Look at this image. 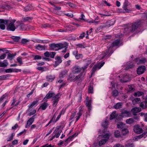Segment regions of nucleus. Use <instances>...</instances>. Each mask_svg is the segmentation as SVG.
Returning <instances> with one entry per match:
<instances>
[{
	"instance_id": "31",
	"label": "nucleus",
	"mask_w": 147,
	"mask_h": 147,
	"mask_svg": "<svg viewBox=\"0 0 147 147\" xmlns=\"http://www.w3.org/2000/svg\"><path fill=\"white\" fill-rule=\"evenodd\" d=\"M140 106L143 109L147 107V102L145 101L141 102L140 104Z\"/></svg>"
},
{
	"instance_id": "25",
	"label": "nucleus",
	"mask_w": 147,
	"mask_h": 147,
	"mask_svg": "<svg viewBox=\"0 0 147 147\" xmlns=\"http://www.w3.org/2000/svg\"><path fill=\"white\" fill-rule=\"evenodd\" d=\"M91 100H87L86 101V105L88 107V110L90 111L91 110Z\"/></svg>"
},
{
	"instance_id": "45",
	"label": "nucleus",
	"mask_w": 147,
	"mask_h": 147,
	"mask_svg": "<svg viewBox=\"0 0 147 147\" xmlns=\"http://www.w3.org/2000/svg\"><path fill=\"white\" fill-rule=\"evenodd\" d=\"M118 91L117 90H114L112 92V95L114 97L117 96L118 95Z\"/></svg>"
},
{
	"instance_id": "39",
	"label": "nucleus",
	"mask_w": 147,
	"mask_h": 147,
	"mask_svg": "<svg viewBox=\"0 0 147 147\" xmlns=\"http://www.w3.org/2000/svg\"><path fill=\"white\" fill-rule=\"evenodd\" d=\"M114 135L116 138H118L121 136L120 132L118 130H116L115 131Z\"/></svg>"
},
{
	"instance_id": "60",
	"label": "nucleus",
	"mask_w": 147,
	"mask_h": 147,
	"mask_svg": "<svg viewBox=\"0 0 147 147\" xmlns=\"http://www.w3.org/2000/svg\"><path fill=\"white\" fill-rule=\"evenodd\" d=\"M56 53L55 52H51L50 53L49 56L52 58H53L55 55Z\"/></svg>"
},
{
	"instance_id": "58",
	"label": "nucleus",
	"mask_w": 147,
	"mask_h": 147,
	"mask_svg": "<svg viewBox=\"0 0 147 147\" xmlns=\"http://www.w3.org/2000/svg\"><path fill=\"white\" fill-rule=\"evenodd\" d=\"M32 18L31 17H26L24 18L23 19L24 22H27L32 19Z\"/></svg>"
},
{
	"instance_id": "3",
	"label": "nucleus",
	"mask_w": 147,
	"mask_h": 147,
	"mask_svg": "<svg viewBox=\"0 0 147 147\" xmlns=\"http://www.w3.org/2000/svg\"><path fill=\"white\" fill-rule=\"evenodd\" d=\"M115 23V21L112 20H110L105 23L102 24L99 27L98 29H102L105 28H108L111 26L113 25Z\"/></svg>"
},
{
	"instance_id": "1",
	"label": "nucleus",
	"mask_w": 147,
	"mask_h": 147,
	"mask_svg": "<svg viewBox=\"0 0 147 147\" xmlns=\"http://www.w3.org/2000/svg\"><path fill=\"white\" fill-rule=\"evenodd\" d=\"M141 22L140 20L137 21L132 23L131 27L128 30V31L131 32H133L139 28L141 26Z\"/></svg>"
},
{
	"instance_id": "20",
	"label": "nucleus",
	"mask_w": 147,
	"mask_h": 147,
	"mask_svg": "<svg viewBox=\"0 0 147 147\" xmlns=\"http://www.w3.org/2000/svg\"><path fill=\"white\" fill-rule=\"evenodd\" d=\"M117 125V127L120 129L121 130L123 129H124L126 128L125 124L121 122L118 123Z\"/></svg>"
},
{
	"instance_id": "51",
	"label": "nucleus",
	"mask_w": 147,
	"mask_h": 147,
	"mask_svg": "<svg viewBox=\"0 0 147 147\" xmlns=\"http://www.w3.org/2000/svg\"><path fill=\"white\" fill-rule=\"evenodd\" d=\"M121 131L122 133L124 135H126L128 132V130L126 128H125L124 129L122 130Z\"/></svg>"
},
{
	"instance_id": "63",
	"label": "nucleus",
	"mask_w": 147,
	"mask_h": 147,
	"mask_svg": "<svg viewBox=\"0 0 147 147\" xmlns=\"http://www.w3.org/2000/svg\"><path fill=\"white\" fill-rule=\"evenodd\" d=\"M6 54L5 53L3 54L2 55L0 56V59H3L6 57Z\"/></svg>"
},
{
	"instance_id": "13",
	"label": "nucleus",
	"mask_w": 147,
	"mask_h": 147,
	"mask_svg": "<svg viewBox=\"0 0 147 147\" xmlns=\"http://www.w3.org/2000/svg\"><path fill=\"white\" fill-rule=\"evenodd\" d=\"M147 136V128L145 130L144 132L142 134L140 135L139 136H136L134 139L137 141L138 139H140L142 137L145 138Z\"/></svg>"
},
{
	"instance_id": "10",
	"label": "nucleus",
	"mask_w": 147,
	"mask_h": 147,
	"mask_svg": "<svg viewBox=\"0 0 147 147\" xmlns=\"http://www.w3.org/2000/svg\"><path fill=\"white\" fill-rule=\"evenodd\" d=\"M36 115H34L31 117L27 121V123L25 126V127L27 128L30 127V125L34 121L35 118V116Z\"/></svg>"
},
{
	"instance_id": "34",
	"label": "nucleus",
	"mask_w": 147,
	"mask_h": 147,
	"mask_svg": "<svg viewBox=\"0 0 147 147\" xmlns=\"http://www.w3.org/2000/svg\"><path fill=\"white\" fill-rule=\"evenodd\" d=\"M144 94L142 92L138 91L134 93V96L137 97H139L141 95H142Z\"/></svg>"
},
{
	"instance_id": "26",
	"label": "nucleus",
	"mask_w": 147,
	"mask_h": 147,
	"mask_svg": "<svg viewBox=\"0 0 147 147\" xmlns=\"http://www.w3.org/2000/svg\"><path fill=\"white\" fill-rule=\"evenodd\" d=\"M122 113L124 115L127 117H130L131 115L130 112L129 111L126 110H123Z\"/></svg>"
},
{
	"instance_id": "11",
	"label": "nucleus",
	"mask_w": 147,
	"mask_h": 147,
	"mask_svg": "<svg viewBox=\"0 0 147 147\" xmlns=\"http://www.w3.org/2000/svg\"><path fill=\"white\" fill-rule=\"evenodd\" d=\"M146 69V67L144 66L139 67L137 69V73L139 75L142 74L144 72Z\"/></svg>"
},
{
	"instance_id": "7",
	"label": "nucleus",
	"mask_w": 147,
	"mask_h": 147,
	"mask_svg": "<svg viewBox=\"0 0 147 147\" xmlns=\"http://www.w3.org/2000/svg\"><path fill=\"white\" fill-rule=\"evenodd\" d=\"M55 94L54 92H49L45 96L42 100L43 101H47V99L53 97L55 96Z\"/></svg>"
},
{
	"instance_id": "16",
	"label": "nucleus",
	"mask_w": 147,
	"mask_h": 147,
	"mask_svg": "<svg viewBox=\"0 0 147 147\" xmlns=\"http://www.w3.org/2000/svg\"><path fill=\"white\" fill-rule=\"evenodd\" d=\"M55 59L56 61H55L54 66L56 67L62 62V60L59 56L56 57Z\"/></svg>"
},
{
	"instance_id": "46",
	"label": "nucleus",
	"mask_w": 147,
	"mask_h": 147,
	"mask_svg": "<svg viewBox=\"0 0 147 147\" xmlns=\"http://www.w3.org/2000/svg\"><path fill=\"white\" fill-rule=\"evenodd\" d=\"M10 7L9 6L6 5L5 6L2 5L1 4H0V9H10Z\"/></svg>"
},
{
	"instance_id": "27",
	"label": "nucleus",
	"mask_w": 147,
	"mask_h": 147,
	"mask_svg": "<svg viewBox=\"0 0 147 147\" xmlns=\"http://www.w3.org/2000/svg\"><path fill=\"white\" fill-rule=\"evenodd\" d=\"M129 3L128 1L125 0L123 4V8L125 10V11L127 12H129L128 9H127L126 7L128 5Z\"/></svg>"
},
{
	"instance_id": "17",
	"label": "nucleus",
	"mask_w": 147,
	"mask_h": 147,
	"mask_svg": "<svg viewBox=\"0 0 147 147\" xmlns=\"http://www.w3.org/2000/svg\"><path fill=\"white\" fill-rule=\"evenodd\" d=\"M67 73V70L64 69L60 73L59 75V78L60 79H62L66 76Z\"/></svg>"
},
{
	"instance_id": "8",
	"label": "nucleus",
	"mask_w": 147,
	"mask_h": 147,
	"mask_svg": "<svg viewBox=\"0 0 147 147\" xmlns=\"http://www.w3.org/2000/svg\"><path fill=\"white\" fill-rule=\"evenodd\" d=\"M134 131L135 133L137 134H140L143 132V130L140 125H137L134 127Z\"/></svg>"
},
{
	"instance_id": "33",
	"label": "nucleus",
	"mask_w": 147,
	"mask_h": 147,
	"mask_svg": "<svg viewBox=\"0 0 147 147\" xmlns=\"http://www.w3.org/2000/svg\"><path fill=\"white\" fill-rule=\"evenodd\" d=\"M107 141V139H102L99 142V145L100 146L105 144Z\"/></svg>"
},
{
	"instance_id": "2",
	"label": "nucleus",
	"mask_w": 147,
	"mask_h": 147,
	"mask_svg": "<svg viewBox=\"0 0 147 147\" xmlns=\"http://www.w3.org/2000/svg\"><path fill=\"white\" fill-rule=\"evenodd\" d=\"M84 79V76H82V74H81L76 76L73 74H71L69 76L68 79L71 82L75 81L76 80L81 82Z\"/></svg>"
},
{
	"instance_id": "40",
	"label": "nucleus",
	"mask_w": 147,
	"mask_h": 147,
	"mask_svg": "<svg viewBox=\"0 0 147 147\" xmlns=\"http://www.w3.org/2000/svg\"><path fill=\"white\" fill-rule=\"evenodd\" d=\"M117 117L116 115V112H113L111 114V115L110 117V119L112 120L114 118H115Z\"/></svg>"
},
{
	"instance_id": "38",
	"label": "nucleus",
	"mask_w": 147,
	"mask_h": 147,
	"mask_svg": "<svg viewBox=\"0 0 147 147\" xmlns=\"http://www.w3.org/2000/svg\"><path fill=\"white\" fill-rule=\"evenodd\" d=\"M32 7L31 5H29L25 7L24 11H27L32 10Z\"/></svg>"
},
{
	"instance_id": "49",
	"label": "nucleus",
	"mask_w": 147,
	"mask_h": 147,
	"mask_svg": "<svg viewBox=\"0 0 147 147\" xmlns=\"http://www.w3.org/2000/svg\"><path fill=\"white\" fill-rule=\"evenodd\" d=\"M9 77L8 75H4L0 76V80H5Z\"/></svg>"
},
{
	"instance_id": "37",
	"label": "nucleus",
	"mask_w": 147,
	"mask_h": 147,
	"mask_svg": "<svg viewBox=\"0 0 147 147\" xmlns=\"http://www.w3.org/2000/svg\"><path fill=\"white\" fill-rule=\"evenodd\" d=\"M120 40L119 39H117L114 41L113 43V47L118 46L120 44Z\"/></svg>"
},
{
	"instance_id": "29",
	"label": "nucleus",
	"mask_w": 147,
	"mask_h": 147,
	"mask_svg": "<svg viewBox=\"0 0 147 147\" xmlns=\"http://www.w3.org/2000/svg\"><path fill=\"white\" fill-rule=\"evenodd\" d=\"M77 134L76 133H75L73 134L71 136L69 137L67 139L65 140V142H67V141H70L71 139L74 138V137H76L77 136Z\"/></svg>"
},
{
	"instance_id": "62",
	"label": "nucleus",
	"mask_w": 147,
	"mask_h": 147,
	"mask_svg": "<svg viewBox=\"0 0 147 147\" xmlns=\"http://www.w3.org/2000/svg\"><path fill=\"white\" fill-rule=\"evenodd\" d=\"M82 54H78L75 56L76 59H78L80 58H82Z\"/></svg>"
},
{
	"instance_id": "61",
	"label": "nucleus",
	"mask_w": 147,
	"mask_h": 147,
	"mask_svg": "<svg viewBox=\"0 0 147 147\" xmlns=\"http://www.w3.org/2000/svg\"><path fill=\"white\" fill-rule=\"evenodd\" d=\"M42 27L43 28H51V26L50 25H49L48 24H45L42 25Z\"/></svg>"
},
{
	"instance_id": "23",
	"label": "nucleus",
	"mask_w": 147,
	"mask_h": 147,
	"mask_svg": "<svg viewBox=\"0 0 147 147\" xmlns=\"http://www.w3.org/2000/svg\"><path fill=\"white\" fill-rule=\"evenodd\" d=\"M82 114V108L80 107L79 108V112L77 113V115L76 117V121H77L80 119V116Z\"/></svg>"
},
{
	"instance_id": "53",
	"label": "nucleus",
	"mask_w": 147,
	"mask_h": 147,
	"mask_svg": "<svg viewBox=\"0 0 147 147\" xmlns=\"http://www.w3.org/2000/svg\"><path fill=\"white\" fill-rule=\"evenodd\" d=\"M91 63L90 61H89L88 63L87 64H86V65L84 66L83 67H82V71L83 72H84L85 70L87 68L88 66L89 65V64H90Z\"/></svg>"
},
{
	"instance_id": "42",
	"label": "nucleus",
	"mask_w": 147,
	"mask_h": 147,
	"mask_svg": "<svg viewBox=\"0 0 147 147\" xmlns=\"http://www.w3.org/2000/svg\"><path fill=\"white\" fill-rule=\"evenodd\" d=\"M11 38L14 41L16 42H18L20 39V37L17 36H13Z\"/></svg>"
},
{
	"instance_id": "21",
	"label": "nucleus",
	"mask_w": 147,
	"mask_h": 147,
	"mask_svg": "<svg viewBox=\"0 0 147 147\" xmlns=\"http://www.w3.org/2000/svg\"><path fill=\"white\" fill-rule=\"evenodd\" d=\"M36 48L39 50L42 51L45 50L46 47L45 45H42L40 44H38L35 46Z\"/></svg>"
},
{
	"instance_id": "54",
	"label": "nucleus",
	"mask_w": 147,
	"mask_h": 147,
	"mask_svg": "<svg viewBox=\"0 0 147 147\" xmlns=\"http://www.w3.org/2000/svg\"><path fill=\"white\" fill-rule=\"evenodd\" d=\"M54 79V77L52 76H49L47 77V79L48 81H52Z\"/></svg>"
},
{
	"instance_id": "56",
	"label": "nucleus",
	"mask_w": 147,
	"mask_h": 147,
	"mask_svg": "<svg viewBox=\"0 0 147 147\" xmlns=\"http://www.w3.org/2000/svg\"><path fill=\"white\" fill-rule=\"evenodd\" d=\"M17 60L18 62L20 64V65H21L23 63L22 59L21 58L18 57L17 59Z\"/></svg>"
},
{
	"instance_id": "44",
	"label": "nucleus",
	"mask_w": 147,
	"mask_h": 147,
	"mask_svg": "<svg viewBox=\"0 0 147 147\" xmlns=\"http://www.w3.org/2000/svg\"><path fill=\"white\" fill-rule=\"evenodd\" d=\"M38 100L33 101L28 106L29 108H31L32 107L34 106L36 104L38 103Z\"/></svg>"
},
{
	"instance_id": "50",
	"label": "nucleus",
	"mask_w": 147,
	"mask_h": 147,
	"mask_svg": "<svg viewBox=\"0 0 147 147\" xmlns=\"http://www.w3.org/2000/svg\"><path fill=\"white\" fill-rule=\"evenodd\" d=\"M98 68L96 65H95L93 67L92 69V72L91 73V75H92L96 71Z\"/></svg>"
},
{
	"instance_id": "4",
	"label": "nucleus",
	"mask_w": 147,
	"mask_h": 147,
	"mask_svg": "<svg viewBox=\"0 0 147 147\" xmlns=\"http://www.w3.org/2000/svg\"><path fill=\"white\" fill-rule=\"evenodd\" d=\"M50 49L51 50H58L59 49L62 48V44H51L49 45Z\"/></svg>"
},
{
	"instance_id": "15",
	"label": "nucleus",
	"mask_w": 147,
	"mask_h": 147,
	"mask_svg": "<svg viewBox=\"0 0 147 147\" xmlns=\"http://www.w3.org/2000/svg\"><path fill=\"white\" fill-rule=\"evenodd\" d=\"M82 70V69L79 66H76L73 68L72 72L74 74H76L80 72Z\"/></svg>"
},
{
	"instance_id": "41",
	"label": "nucleus",
	"mask_w": 147,
	"mask_h": 147,
	"mask_svg": "<svg viewBox=\"0 0 147 147\" xmlns=\"http://www.w3.org/2000/svg\"><path fill=\"white\" fill-rule=\"evenodd\" d=\"M16 54H13L9 53L8 55L7 58L10 60H11L12 59L13 57L16 56Z\"/></svg>"
},
{
	"instance_id": "14",
	"label": "nucleus",
	"mask_w": 147,
	"mask_h": 147,
	"mask_svg": "<svg viewBox=\"0 0 147 147\" xmlns=\"http://www.w3.org/2000/svg\"><path fill=\"white\" fill-rule=\"evenodd\" d=\"M141 111V108L138 107H134L131 110V112H132L133 115H136V113H139Z\"/></svg>"
},
{
	"instance_id": "12",
	"label": "nucleus",
	"mask_w": 147,
	"mask_h": 147,
	"mask_svg": "<svg viewBox=\"0 0 147 147\" xmlns=\"http://www.w3.org/2000/svg\"><path fill=\"white\" fill-rule=\"evenodd\" d=\"M59 94H58L53 97L52 100H53V106L54 107H55L57 105L59 100V97H58Z\"/></svg>"
},
{
	"instance_id": "64",
	"label": "nucleus",
	"mask_w": 147,
	"mask_h": 147,
	"mask_svg": "<svg viewBox=\"0 0 147 147\" xmlns=\"http://www.w3.org/2000/svg\"><path fill=\"white\" fill-rule=\"evenodd\" d=\"M29 42V40L26 39H22L21 41V43L23 44H25Z\"/></svg>"
},
{
	"instance_id": "47",
	"label": "nucleus",
	"mask_w": 147,
	"mask_h": 147,
	"mask_svg": "<svg viewBox=\"0 0 147 147\" xmlns=\"http://www.w3.org/2000/svg\"><path fill=\"white\" fill-rule=\"evenodd\" d=\"M8 94L5 93L4 94L2 97L0 98V102H1L3 100V99L6 98V97H7L8 96Z\"/></svg>"
},
{
	"instance_id": "6",
	"label": "nucleus",
	"mask_w": 147,
	"mask_h": 147,
	"mask_svg": "<svg viewBox=\"0 0 147 147\" xmlns=\"http://www.w3.org/2000/svg\"><path fill=\"white\" fill-rule=\"evenodd\" d=\"M16 21L15 20H13L12 22L9 20V23L7 26V29L8 30H9L12 31H14L16 29V27L14 24V23Z\"/></svg>"
},
{
	"instance_id": "48",
	"label": "nucleus",
	"mask_w": 147,
	"mask_h": 147,
	"mask_svg": "<svg viewBox=\"0 0 147 147\" xmlns=\"http://www.w3.org/2000/svg\"><path fill=\"white\" fill-rule=\"evenodd\" d=\"M108 122L107 121H105L104 122L102 123V126L104 128H106L107 127V125Z\"/></svg>"
},
{
	"instance_id": "18",
	"label": "nucleus",
	"mask_w": 147,
	"mask_h": 147,
	"mask_svg": "<svg viewBox=\"0 0 147 147\" xmlns=\"http://www.w3.org/2000/svg\"><path fill=\"white\" fill-rule=\"evenodd\" d=\"M21 70L20 69H13L10 68L5 70V72L6 73H9L12 72L21 71Z\"/></svg>"
},
{
	"instance_id": "24",
	"label": "nucleus",
	"mask_w": 147,
	"mask_h": 147,
	"mask_svg": "<svg viewBox=\"0 0 147 147\" xmlns=\"http://www.w3.org/2000/svg\"><path fill=\"white\" fill-rule=\"evenodd\" d=\"M8 63L6 60H4L3 62H0V67H5L8 65Z\"/></svg>"
},
{
	"instance_id": "5",
	"label": "nucleus",
	"mask_w": 147,
	"mask_h": 147,
	"mask_svg": "<svg viewBox=\"0 0 147 147\" xmlns=\"http://www.w3.org/2000/svg\"><path fill=\"white\" fill-rule=\"evenodd\" d=\"M9 22V20L0 19V28L2 30L5 29V24H7Z\"/></svg>"
},
{
	"instance_id": "35",
	"label": "nucleus",
	"mask_w": 147,
	"mask_h": 147,
	"mask_svg": "<svg viewBox=\"0 0 147 147\" xmlns=\"http://www.w3.org/2000/svg\"><path fill=\"white\" fill-rule=\"evenodd\" d=\"M105 63L104 62H101L98 63L96 65L98 69H100L103 65Z\"/></svg>"
},
{
	"instance_id": "9",
	"label": "nucleus",
	"mask_w": 147,
	"mask_h": 147,
	"mask_svg": "<svg viewBox=\"0 0 147 147\" xmlns=\"http://www.w3.org/2000/svg\"><path fill=\"white\" fill-rule=\"evenodd\" d=\"M27 25L22 23H20L19 24L16 26V28L20 30H24L28 29Z\"/></svg>"
},
{
	"instance_id": "36",
	"label": "nucleus",
	"mask_w": 147,
	"mask_h": 147,
	"mask_svg": "<svg viewBox=\"0 0 147 147\" xmlns=\"http://www.w3.org/2000/svg\"><path fill=\"white\" fill-rule=\"evenodd\" d=\"M122 105L121 102H118L114 106V108L115 109H119L121 108Z\"/></svg>"
},
{
	"instance_id": "52",
	"label": "nucleus",
	"mask_w": 147,
	"mask_h": 147,
	"mask_svg": "<svg viewBox=\"0 0 147 147\" xmlns=\"http://www.w3.org/2000/svg\"><path fill=\"white\" fill-rule=\"evenodd\" d=\"M125 147H134V145L133 143H129L127 142L125 145Z\"/></svg>"
},
{
	"instance_id": "43",
	"label": "nucleus",
	"mask_w": 147,
	"mask_h": 147,
	"mask_svg": "<svg viewBox=\"0 0 147 147\" xmlns=\"http://www.w3.org/2000/svg\"><path fill=\"white\" fill-rule=\"evenodd\" d=\"M134 121V120L132 118H129V119L126 120V123L129 124H130L133 123Z\"/></svg>"
},
{
	"instance_id": "32",
	"label": "nucleus",
	"mask_w": 147,
	"mask_h": 147,
	"mask_svg": "<svg viewBox=\"0 0 147 147\" xmlns=\"http://www.w3.org/2000/svg\"><path fill=\"white\" fill-rule=\"evenodd\" d=\"M48 104L45 102L43 103L40 107V108L41 107L42 110H45L46 109Z\"/></svg>"
},
{
	"instance_id": "55",
	"label": "nucleus",
	"mask_w": 147,
	"mask_h": 147,
	"mask_svg": "<svg viewBox=\"0 0 147 147\" xmlns=\"http://www.w3.org/2000/svg\"><path fill=\"white\" fill-rule=\"evenodd\" d=\"M93 92V87L91 85L89 86L88 88V92L89 93H92Z\"/></svg>"
},
{
	"instance_id": "22",
	"label": "nucleus",
	"mask_w": 147,
	"mask_h": 147,
	"mask_svg": "<svg viewBox=\"0 0 147 147\" xmlns=\"http://www.w3.org/2000/svg\"><path fill=\"white\" fill-rule=\"evenodd\" d=\"M61 131V130H59L58 128H56L53 132V133H55V134L54 136H55V137L56 138H58L60 135Z\"/></svg>"
},
{
	"instance_id": "57",
	"label": "nucleus",
	"mask_w": 147,
	"mask_h": 147,
	"mask_svg": "<svg viewBox=\"0 0 147 147\" xmlns=\"http://www.w3.org/2000/svg\"><path fill=\"white\" fill-rule=\"evenodd\" d=\"M110 136V134L109 133H107L105 135L103 136V138H105V139H107V140Z\"/></svg>"
},
{
	"instance_id": "30",
	"label": "nucleus",
	"mask_w": 147,
	"mask_h": 147,
	"mask_svg": "<svg viewBox=\"0 0 147 147\" xmlns=\"http://www.w3.org/2000/svg\"><path fill=\"white\" fill-rule=\"evenodd\" d=\"M140 101V98H136L132 100V103L134 105H136L139 103Z\"/></svg>"
},
{
	"instance_id": "28",
	"label": "nucleus",
	"mask_w": 147,
	"mask_h": 147,
	"mask_svg": "<svg viewBox=\"0 0 147 147\" xmlns=\"http://www.w3.org/2000/svg\"><path fill=\"white\" fill-rule=\"evenodd\" d=\"M137 64L143 63L146 61V59L145 58H142L141 59L138 58L137 59Z\"/></svg>"
},
{
	"instance_id": "19",
	"label": "nucleus",
	"mask_w": 147,
	"mask_h": 147,
	"mask_svg": "<svg viewBox=\"0 0 147 147\" xmlns=\"http://www.w3.org/2000/svg\"><path fill=\"white\" fill-rule=\"evenodd\" d=\"M129 80V76L127 75H124L123 76V78L120 80V81L123 83H126Z\"/></svg>"
},
{
	"instance_id": "59",
	"label": "nucleus",
	"mask_w": 147,
	"mask_h": 147,
	"mask_svg": "<svg viewBox=\"0 0 147 147\" xmlns=\"http://www.w3.org/2000/svg\"><path fill=\"white\" fill-rule=\"evenodd\" d=\"M134 65L133 64H130V65H127V66H126V67L125 69V70H127L129 69H130V68H131L133 67H134Z\"/></svg>"
}]
</instances>
